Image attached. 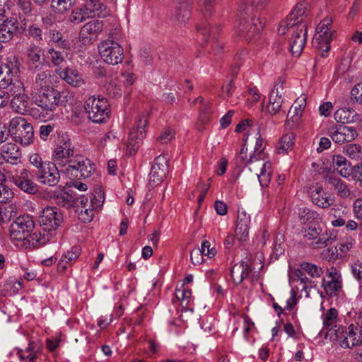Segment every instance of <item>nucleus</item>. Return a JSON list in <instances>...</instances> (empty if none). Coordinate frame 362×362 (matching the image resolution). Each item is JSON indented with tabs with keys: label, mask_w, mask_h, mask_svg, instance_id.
Returning <instances> with one entry per match:
<instances>
[{
	"label": "nucleus",
	"mask_w": 362,
	"mask_h": 362,
	"mask_svg": "<svg viewBox=\"0 0 362 362\" xmlns=\"http://www.w3.org/2000/svg\"><path fill=\"white\" fill-rule=\"evenodd\" d=\"M279 35H286L288 38L289 49L294 57H299L306 42L307 28L305 23L282 21L277 29Z\"/></svg>",
	"instance_id": "obj_1"
},
{
	"label": "nucleus",
	"mask_w": 362,
	"mask_h": 362,
	"mask_svg": "<svg viewBox=\"0 0 362 362\" xmlns=\"http://www.w3.org/2000/svg\"><path fill=\"white\" fill-rule=\"evenodd\" d=\"M250 8L243 2L239 6L235 21V29L240 35L250 37L258 34L264 27V21L257 17L249 18Z\"/></svg>",
	"instance_id": "obj_2"
},
{
	"label": "nucleus",
	"mask_w": 362,
	"mask_h": 362,
	"mask_svg": "<svg viewBox=\"0 0 362 362\" xmlns=\"http://www.w3.org/2000/svg\"><path fill=\"white\" fill-rule=\"evenodd\" d=\"M9 362H44L42 344L37 340L30 341L25 350L14 348L8 353Z\"/></svg>",
	"instance_id": "obj_3"
},
{
	"label": "nucleus",
	"mask_w": 362,
	"mask_h": 362,
	"mask_svg": "<svg viewBox=\"0 0 362 362\" xmlns=\"http://www.w3.org/2000/svg\"><path fill=\"white\" fill-rule=\"evenodd\" d=\"M303 272L307 273L313 278H317L323 274V270L320 267L307 262L301 263L300 269L294 270L291 282L297 283L300 285L302 287L301 291H304L305 296L308 298L310 296V289L315 287L316 284L315 281L305 276Z\"/></svg>",
	"instance_id": "obj_4"
},
{
	"label": "nucleus",
	"mask_w": 362,
	"mask_h": 362,
	"mask_svg": "<svg viewBox=\"0 0 362 362\" xmlns=\"http://www.w3.org/2000/svg\"><path fill=\"white\" fill-rule=\"evenodd\" d=\"M84 108L88 118L95 123H103L110 117V104L104 97H89L85 102Z\"/></svg>",
	"instance_id": "obj_5"
},
{
	"label": "nucleus",
	"mask_w": 362,
	"mask_h": 362,
	"mask_svg": "<svg viewBox=\"0 0 362 362\" xmlns=\"http://www.w3.org/2000/svg\"><path fill=\"white\" fill-rule=\"evenodd\" d=\"M104 199V193L100 189L95 191L89 197H82L77 209L78 219L84 223L91 221L95 211L101 209Z\"/></svg>",
	"instance_id": "obj_6"
},
{
	"label": "nucleus",
	"mask_w": 362,
	"mask_h": 362,
	"mask_svg": "<svg viewBox=\"0 0 362 362\" xmlns=\"http://www.w3.org/2000/svg\"><path fill=\"white\" fill-rule=\"evenodd\" d=\"M9 132L13 140L22 146H27L33 142V127L23 117L17 116L10 120Z\"/></svg>",
	"instance_id": "obj_7"
},
{
	"label": "nucleus",
	"mask_w": 362,
	"mask_h": 362,
	"mask_svg": "<svg viewBox=\"0 0 362 362\" xmlns=\"http://www.w3.org/2000/svg\"><path fill=\"white\" fill-rule=\"evenodd\" d=\"M334 331L337 340L344 349H351L362 344V327L358 324H351L348 327L340 326Z\"/></svg>",
	"instance_id": "obj_8"
},
{
	"label": "nucleus",
	"mask_w": 362,
	"mask_h": 362,
	"mask_svg": "<svg viewBox=\"0 0 362 362\" xmlns=\"http://www.w3.org/2000/svg\"><path fill=\"white\" fill-rule=\"evenodd\" d=\"M101 59L110 65H117L124 59V49L122 45L112 39L101 41L98 45Z\"/></svg>",
	"instance_id": "obj_9"
},
{
	"label": "nucleus",
	"mask_w": 362,
	"mask_h": 362,
	"mask_svg": "<svg viewBox=\"0 0 362 362\" xmlns=\"http://www.w3.org/2000/svg\"><path fill=\"white\" fill-rule=\"evenodd\" d=\"M35 226V223L30 216L18 217L11 225L9 233L12 242L16 245L19 243L28 242L27 238L30 235Z\"/></svg>",
	"instance_id": "obj_10"
},
{
	"label": "nucleus",
	"mask_w": 362,
	"mask_h": 362,
	"mask_svg": "<svg viewBox=\"0 0 362 362\" xmlns=\"http://www.w3.org/2000/svg\"><path fill=\"white\" fill-rule=\"evenodd\" d=\"M62 171L71 177H89L95 171L94 164L90 160L83 156H76L70 160L66 168Z\"/></svg>",
	"instance_id": "obj_11"
},
{
	"label": "nucleus",
	"mask_w": 362,
	"mask_h": 362,
	"mask_svg": "<svg viewBox=\"0 0 362 362\" xmlns=\"http://www.w3.org/2000/svg\"><path fill=\"white\" fill-rule=\"evenodd\" d=\"M334 34L332 19L329 17L324 18L316 28L313 40V45L321 51L327 52L330 48L329 43Z\"/></svg>",
	"instance_id": "obj_12"
},
{
	"label": "nucleus",
	"mask_w": 362,
	"mask_h": 362,
	"mask_svg": "<svg viewBox=\"0 0 362 362\" xmlns=\"http://www.w3.org/2000/svg\"><path fill=\"white\" fill-rule=\"evenodd\" d=\"M33 97L35 105L45 112V115H43L45 119H52L54 111L59 106L56 89L49 88L47 91L42 92Z\"/></svg>",
	"instance_id": "obj_13"
},
{
	"label": "nucleus",
	"mask_w": 362,
	"mask_h": 362,
	"mask_svg": "<svg viewBox=\"0 0 362 362\" xmlns=\"http://www.w3.org/2000/svg\"><path fill=\"white\" fill-rule=\"evenodd\" d=\"M62 210L54 206L45 207L39 216V223L45 231H55L63 223Z\"/></svg>",
	"instance_id": "obj_14"
},
{
	"label": "nucleus",
	"mask_w": 362,
	"mask_h": 362,
	"mask_svg": "<svg viewBox=\"0 0 362 362\" xmlns=\"http://www.w3.org/2000/svg\"><path fill=\"white\" fill-rule=\"evenodd\" d=\"M74 146L69 139L59 140L52 155L53 163L66 168L74 157Z\"/></svg>",
	"instance_id": "obj_15"
},
{
	"label": "nucleus",
	"mask_w": 362,
	"mask_h": 362,
	"mask_svg": "<svg viewBox=\"0 0 362 362\" xmlns=\"http://www.w3.org/2000/svg\"><path fill=\"white\" fill-rule=\"evenodd\" d=\"M249 170L257 176L262 187H266L269 184L273 169L268 158L257 159L251 163Z\"/></svg>",
	"instance_id": "obj_16"
},
{
	"label": "nucleus",
	"mask_w": 362,
	"mask_h": 362,
	"mask_svg": "<svg viewBox=\"0 0 362 362\" xmlns=\"http://www.w3.org/2000/svg\"><path fill=\"white\" fill-rule=\"evenodd\" d=\"M56 165L53 162L47 161L41 169L37 170L36 177L42 185L52 187L59 182L60 175Z\"/></svg>",
	"instance_id": "obj_17"
},
{
	"label": "nucleus",
	"mask_w": 362,
	"mask_h": 362,
	"mask_svg": "<svg viewBox=\"0 0 362 362\" xmlns=\"http://www.w3.org/2000/svg\"><path fill=\"white\" fill-rule=\"evenodd\" d=\"M103 23L100 20H92L81 28L79 40L83 45L92 44L103 32Z\"/></svg>",
	"instance_id": "obj_18"
},
{
	"label": "nucleus",
	"mask_w": 362,
	"mask_h": 362,
	"mask_svg": "<svg viewBox=\"0 0 362 362\" xmlns=\"http://www.w3.org/2000/svg\"><path fill=\"white\" fill-rule=\"evenodd\" d=\"M147 124L148 121L146 117L141 116L137 119L135 125L130 129L128 147L130 148L132 151H136L139 144L146 136Z\"/></svg>",
	"instance_id": "obj_19"
},
{
	"label": "nucleus",
	"mask_w": 362,
	"mask_h": 362,
	"mask_svg": "<svg viewBox=\"0 0 362 362\" xmlns=\"http://www.w3.org/2000/svg\"><path fill=\"white\" fill-rule=\"evenodd\" d=\"M168 160L163 156H158L153 162L149 173L148 184L152 187L158 185L165 177L168 173Z\"/></svg>",
	"instance_id": "obj_20"
},
{
	"label": "nucleus",
	"mask_w": 362,
	"mask_h": 362,
	"mask_svg": "<svg viewBox=\"0 0 362 362\" xmlns=\"http://www.w3.org/2000/svg\"><path fill=\"white\" fill-rule=\"evenodd\" d=\"M284 82H276L269 95V102L266 110L272 115H276L281 109L284 101Z\"/></svg>",
	"instance_id": "obj_21"
},
{
	"label": "nucleus",
	"mask_w": 362,
	"mask_h": 362,
	"mask_svg": "<svg viewBox=\"0 0 362 362\" xmlns=\"http://www.w3.org/2000/svg\"><path fill=\"white\" fill-rule=\"evenodd\" d=\"M307 105V98L305 95H300L293 103L288 115L287 122L291 123L292 127H298L302 123V118Z\"/></svg>",
	"instance_id": "obj_22"
},
{
	"label": "nucleus",
	"mask_w": 362,
	"mask_h": 362,
	"mask_svg": "<svg viewBox=\"0 0 362 362\" xmlns=\"http://www.w3.org/2000/svg\"><path fill=\"white\" fill-rule=\"evenodd\" d=\"M310 195L312 202L322 209L332 206L334 202V195L326 191L322 186L315 185L310 189Z\"/></svg>",
	"instance_id": "obj_23"
},
{
	"label": "nucleus",
	"mask_w": 362,
	"mask_h": 362,
	"mask_svg": "<svg viewBox=\"0 0 362 362\" xmlns=\"http://www.w3.org/2000/svg\"><path fill=\"white\" fill-rule=\"evenodd\" d=\"M332 139L338 144L351 142L358 136L356 129L353 127L339 126L333 127L329 131Z\"/></svg>",
	"instance_id": "obj_24"
},
{
	"label": "nucleus",
	"mask_w": 362,
	"mask_h": 362,
	"mask_svg": "<svg viewBox=\"0 0 362 362\" xmlns=\"http://www.w3.org/2000/svg\"><path fill=\"white\" fill-rule=\"evenodd\" d=\"M56 73L66 83L73 87H81L85 84V80L78 71L72 67L58 68Z\"/></svg>",
	"instance_id": "obj_25"
},
{
	"label": "nucleus",
	"mask_w": 362,
	"mask_h": 362,
	"mask_svg": "<svg viewBox=\"0 0 362 362\" xmlns=\"http://www.w3.org/2000/svg\"><path fill=\"white\" fill-rule=\"evenodd\" d=\"M18 30V21L13 17L0 16V41H10Z\"/></svg>",
	"instance_id": "obj_26"
},
{
	"label": "nucleus",
	"mask_w": 362,
	"mask_h": 362,
	"mask_svg": "<svg viewBox=\"0 0 362 362\" xmlns=\"http://www.w3.org/2000/svg\"><path fill=\"white\" fill-rule=\"evenodd\" d=\"M192 0H177V6L172 11L171 19L180 25H185L190 18L189 6Z\"/></svg>",
	"instance_id": "obj_27"
},
{
	"label": "nucleus",
	"mask_w": 362,
	"mask_h": 362,
	"mask_svg": "<svg viewBox=\"0 0 362 362\" xmlns=\"http://www.w3.org/2000/svg\"><path fill=\"white\" fill-rule=\"evenodd\" d=\"M325 181L330 185L336 194L343 199H351L354 197L349 185L341 179L334 176H327Z\"/></svg>",
	"instance_id": "obj_28"
},
{
	"label": "nucleus",
	"mask_w": 362,
	"mask_h": 362,
	"mask_svg": "<svg viewBox=\"0 0 362 362\" xmlns=\"http://www.w3.org/2000/svg\"><path fill=\"white\" fill-rule=\"evenodd\" d=\"M49 88H54L50 71H45L37 74L33 85L32 95L47 91Z\"/></svg>",
	"instance_id": "obj_29"
},
{
	"label": "nucleus",
	"mask_w": 362,
	"mask_h": 362,
	"mask_svg": "<svg viewBox=\"0 0 362 362\" xmlns=\"http://www.w3.org/2000/svg\"><path fill=\"white\" fill-rule=\"evenodd\" d=\"M250 216L245 211L239 212L235 228V236L240 241L247 239L250 230Z\"/></svg>",
	"instance_id": "obj_30"
},
{
	"label": "nucleus",
	"mask_w": 362,
	"mask_h": 362,
	"mask_svg": "<svg viewBox=\"0 0 362 362\" xmlns=\"http://www.w3.org/2000/svg\"><path fill=\"white\" fill-rule=\"evenodd\" d=\"M17 74V68L13 62L8 60L0 65V86L4 88L11 85Z\"/></svg>",
	"instance_id": "obj_31"
},
{
	"label": "nucleus",
	"mask_w": 362,
	"mask_h": 362,
	"mask_svg": "<svg viewBox=\"0 0 362 362\" xmlns=\"http://www.w3.org/2000/svg\"><path fill=\"white\" fill-rule=\"evenodd\" d=\"M30 176L28 170L23 169L20 175L13 177V182L24 192L34 193L37 190V185L32 181Z\"/></svg>",
	"instance_id": "obj_32"
},
{
	"label": "nucleus",
	"mask_w": 362,
	"mask_h": 362,
	"mask_svg": "<svg viewBox=\"0 0 362 362\" xmlns=\"http://www.w3.org/2000/svg\"><path fill=\"white\" fill-rule=\"evenodd\" d=\"M1 156L5 161L14 165L20 161L21 153L16 144L9 142L2 146Z\"/></svg>",
	"instance_id": "obj_33"
},
{
	"label": "nucleus",
	"mask_w": 362,
	"mask_h": 362,
	"mask_svg": "<svg viewBox=\"0 0 362 362\" xmlns=\"http://www.w3.org/2000/svg\"><path fill=\"white\" fill-rule=\"evenodd\" d=\"M332 167L344 178H349L351 174V165L342 156L334 155L332 157Z\"/></svg>",
	"instance_id": "obj_34"
},
{
	"label": "nucleus",
	"mask_w": 362,
	"mask_h": 362,
	"mask_svg": "<svg viewBox=\"0 0 362 362\" xmlns=\"http://www.w3.org/2000/svg\"><path fill=\"white\" fill-rule=\"evenodd\" d=\"M334 118L339 123H354L358 119V115L354 108L343 107L334 112Z\"/></svg>",
	"instance_id": "obj_35"
},
{
	"label": "nucleus",
	"mask_w": 362,
	"mask_h": 362,
	"mask_svg": "<svg viewBox=\"0 0 362 362\" xmlns=\"http://www.w3.org/2000/svg\"><path fill=\"white\" fill-rule=\"evenodd\" d=\"M85 9L88 18H103L107 13L106 6L99 0H90L86 4Z\"/></svg>",
	"instance_id": "obj_36"
},
{
	"label": "nucleus",
	"mask_w": 362,
	"mask_h": 362,
	"mask_svg": "<svg viewBox=\"0 0 362 362\" xmlns=\"http://www.w3.org/2000/svg\"><path fill=\"white\" fill-rule=\"evenodd\" d=\"M298 217L300 223L304 225L313 226L322 221V218L317 212L306 207L299 209Z\"/></svg>",
	"instance_id": "obj_37"
},
{
	"label": "nucleus",
	"mask_w": 362,
	"mask_h": 362,
	"mask_svg": "<svg viewBox=\"0 0 362 362\" xmlns=\"http://www.w3.org/2000/svg\"><path fill=\"white\" fill-rule=\"evenodd\" d=\"M295 139L296 136L292 132L284 134L276 146V153L283 155L288 153L293 148Z\"/></svg>",
	"instance_id": "obj_38"
},
{
	"label": "nucleus",
	"mask_w": 362,
	"mask_h": 362,
	"mask_svg": "<svg viewBox=\"0 0 362 362\" xmlns=\"http://www.w3.org/2000/svg\"><path fill=\"white\" fill-rule=\"evenodd\" d=\"M29 98L25 94L13 96L11 100L10 107L13 112L21 115H25L29 110Z\"/></svg>",
	"instance_id": "obj_39"
},
{
	"label": "nucleus",
	"mask_w": 362,
	"mask_h": 362,
	"mask_svg": "<svg viewBox=\"0 0 362 362\" xmlns=\"http://www.w3.org/2000/svg\"><path fill=\"white\" fill-rule=\"evenodd\" d=\"M307 11V4L305 2H299L297 4L289 15L283 21L296 23V24L304 23L303 17Z\"/></svg>",
	"instance_id": "obj_40"
},
{
	"label": "nucleus",
	"mask_w": 362,
	"mask_h": 362,
	"mask_svg": "<svg viewBox=\"0 0 362 362\" xmlns=\"http://www.w3.org/2000/svg\"><path fill=\"white\" fill-rule=\"evenodd\" d=\"M250 272V266L247 263L241 262L235 264L231 269V276L233 281L238 284L246 278Z\"/></svg>",
	"instance_id": "obj_41"
},
{
	"label": "nucleus",
	"mask_w": 362,
	"mask_h": 362,
	"mask_svg": "<svg viewBox=\"0 0 362 362\" xmlns=\"http://www.w3.org/2000/svg\"><path fill=\"white\" fill-rule=\"evenodd\" d=\"M337 238V234L333 230H326L324 233H320L317 240L312 244V248H322L331 244Z\"/></svg>",
	"instance_id": "obj_42"
},
{
	"label": "nucleus",
	"mask_w": 362,
	"mask_h": 362,
	"mask_svg": "<svg viewBox=\"0 0 362 362\" xmlns=\"http://www.w3.org/2000/svg\"><path fill=\"white\" fill-rule=\"evenodd\" d=\"M322 286L325 293L330 296H335L339 294L342 287V280L322 279Z\"/></svg>",
	"instance_id": "obj_43"
},
{
	"label": "nucleus",
	"mask_w": 362,
	"mask_h": 362,
	"mask_svg": "<svg viewBox=\"0 0 362 362\" xmlns=\"http://www.w3.org/2000/svg\"><path fill=\"white\" fill-rule=\"evenodd\" d=\"M13 197V192L6 183V178L4 173L0 170V202H8Z\"/></svg>",
	"instance_id": "obj_44"
},
{
	"label": "nucleus",
	"mask_w": 362,
	"mask_h": 362,
	"mask_svg": "<svg viewBox=\"0 0 362 362\" xmlns=\"http://www.w3.org/2000/svg\"><path fill=\"white\" fill-rule=\"evenodd\" d=\"M26 55L30 64H35L38 63L40 65L43 64V61L41 60L43 52L40 47L30 45L26 50Z\"/></svg>",
	"instance_id": "obj_45"
},
{
	"label": "nucleus",
	"mask_w": 362,
	"mask_h": 362,
	"mask_svg": "<svg viewBox=\"0 0 362 362\" xmlns=\"http://www.w3.org/2000/svg\"><path fill=\"white\" fill-rule=\"evenodd\" d=\"M104 87L107 94L113 98L120 97L122 94V86L117 78L107 81Z\"/></svg>",
	"instance_id": "obj_46"
},
{
	"label": "nucleus",
	"mask_w": 362,
	"mask_h": 362,
	"mask_svg": "<svg viewBox=\"0 0 362 362\" xmlns=\"http://www.w3.org/2000/svg\"><path fill=\"white\" fill-rule=\"evenodd\" d=\"M247 140L248 137L244 139V145L237 156V160L238 162L247 165L249 169L251 163H254L257 158L252 152H250V153H247V148L246 146Z\"/></svg>",
	"instance_id": "obj_47"
},
{
	"label": "nucleus",
	"mask_w": 362,
	"mask_h": 362,
	"mask_svg": "<svg viewBox=\"0 0 362 362\" xmlns=\"http://www.w3.org/2000/svg\"><path fill=\"white\" fill-rule=\"evenodd\" d=\"M255 144L254 146V149L252 151V153L254 154V156L256 157L257 159L267 158L264 152L265 143L260 135L259 131H257V132L256 133L255 136Z\"/></svg>",
	"instance_id": "obj_48"
},
{
	"label": "nucleus",
	"mask_w": 362,
	"mask_h": 362,
	"mask_svg": "<svg viewBox=\"0 0 362 362\" xmlns=\"http://www.w3.org/2000/svg\"><path fill=\"white\" fill-rule=\"evenodd\" d=\"M175 297L180 301V304L183 308L187 307L191 300V291L187 288H185L183 285H181L180 288L175 289Z\"/></svg>",
	"instance_id": "obj_49"
},
{
	"label": "nucleus",
	"mask_w": 362,
	"mask_h": 362,
	"mask_svg": "<svg viewBox=\"0 0 362 362\" xmlns=\"http://www.w3.org/2000/svg\"><path fill=\"white\" fill-rule=\"evenodd\" d=\"M338 317V312L335 308H330L322 316L324 327L327 329L332 330L335 325Z\"/></svg>",
	"instance_id": "obj_50"
},
{
	"label": "nucleus",
	"mask_w": 362,
	"mask_h": 362,
	"mask_svg": "<svg viewBox=\"0 0 362 362\" xmlns=\"http://www.w3.org/2000/svg\"><path fill=\"white\" fill-rule=\"evenodd\" d=\"M344 153L351 159L357 160L362 158L361 146L358 144H353L346 146L344 148Z\"/></svg>",
	"instance_id": "obj_51"
},
{
	"label": "nucleus",
	"mask_w": 362,
	"mask_h": 362,
	"mask_svg": "<svg viewBox=\"0 0 362 362\" xmlns=\"http://www.w3.org/2000/svg\"><path fill=\"white\" fill-rule=\"evenodd\" d=\"M355 239L351 236L346 237L340 240L338 244V250L343 254L348 253L354 246Z\"/></svg>",
	"instance_id": "obj_52"
},
{
	"label": "nucleus",
	"mask_w": 362,
	"mask_h": 362,
	"mask_svg": "<svg viewBox=\"0 0 362 362\" xmlns=\"http://www.w3.org/2000/svg\"><path fill=\"white\" fill-rule=\"evenodd\" d=\"M56 93L59 105H64L67 103H70L74 100V94L69 89H64L59 91L56 89Z\"/></svg>",
	"instance_id": "obj_53"
},
{
	"label": "nucleus",
	"mask_w": 362,
	"mask_h": 362,
	"mask_svg": "<svg viewBox=\"0 0 362 362\" xmlns=\"http://www.w3.org/2000/svg\"><path fill=\"white\" fill-rule=\"evenodd\" d=\"M81 248L78 246H74L71 250H67L62 257L61 262H65L66 263L71 262L76 260L81 254Z\"/></svg>",
	"instance_id": "obj_54"
},
{
	"label": "nucleus",
	"mask_w": 362,
	"mask_h": 362,
	"mask_svg": "<svg viewBox=\"0 0 362 362\" xmlns=\"http://www.w3.org/2000/svg\"><path fill=\"white\" fill-rule=\"evenodd\" d=\"M351 268L353 276L358 281L360 296L362 297V262L357 261L351 264Z\"/></svg>",
	"instance_id": "obj_55"
},
{
	"label": "nucleus",
	"mask_w": 362,
	"mask_h": 362,
	"mask_svg": "<svg viewBox=\"0 0 362 362\" xmlns=\"http://www.w3.org/2000/svg\"><path fill=\"white\" fill-rule=\"evenodd\" d=\"M320 235L319 228L315 226H310L305 230L304 237L306 240L310 241V246L312 247V244L317 240Z\"/></svg>",
	"instance_id": "obj_56"
},
{
	"label": "nucleus",
	"mask_w": 362,
	"mask_h": 362,
	"mask_svg": "<svg viewBox=\"0 0 362 362\" xmlns=\"http://www.w3.org/2000/svg\"><path fill=\"white\" fill-rule=\"evenodd\" d=\"M200 250L202 255L209 258L214 257L216 254L215 247H211V243L208 240H204L202 243Z\"/></svg>",
	"instance_id": "obj_57"
},
{
	"label": "nucleus",
	"mask_w": 362,
	"mask_h": 362,
	"mask_svg": "<svg viewBox=\"0 0 362 362\" xmlns=\"http://www.w3.org/2000/svg\"><path fill=\"white\" fill-rule=\"evenodd\" d=\"M86 18L88 17L86 9H78L75 10L71 13L69 17V21L74 23H79L86 20Z\"/></svg>",
	"instance_id": "obj_58"
},
{
	"label": "nucleus",
	"mask_w": 362,
	"mask_h": 362,
	"mask_svg": "<svg viewBox=\"0 0 362 362\" xmlns=\"http://www.w3.org/2000/svg\"><path fill=\"white\" fill-rule=\"evenodd\" d=\"M351 95L356 103L362 105V82L356 83L353 87Z\"/></svg>",
	"instance_id": "obj_59"
},
{
	"label": "nucleus",
	"mask_w": 362,
	"mask_h": 362,
	"mask_svg": "<svg viewBox=\"0 0 362 362\" xmlns=\"http://www.w3.org/2000/svg\"><path fill=\"white\" fill-rule=\"evenodd\" d=\"M10 91L13 96L25 95V87L23 83L20 81H16L13 83L11 84Z\"/></svg>",
	"instance_id": "obj_60"
},
{
	"label": "nucleus",
	"mask_w": 362,
	"mask_h": 362,
	"mask_svg": "<svg viewBox=\"0 0 362 362\" xmlns=\"http://www.w3.org/2000/svg\"><path fill=\"white\" fill-rule=\"evenodd\" d=\"M48 53L50 55V59L52 63L55 65L58 66L64 61V54L59 51L54 50L53 48H50L48 50Z\"/></svg>",
	"instance_id": "obj_61"
},
{
	"label": "nucleus",
	"mask_w": 362,
	"mask_h": 362,
	"mask_svg": "<svg viewBox=\"0 0 362 362\" xmlns=\"http://www.w3.org/2000/svg\"><path fill=\"white\" fill-rule=\"evenodd\" d=\"M74 1V0H57L56 5L53 6L59 13H63L71 7Z\"/></svg>",
	"instance_id": "obj_62"
},
{
	"label": "nucleus",
	"mask_w": 362,
	"mask_h": 362,
	"mask_svg": "<svg viewBox=\"0 0 362 362\" xmlns=\"http://www.w3.org/2000/svg\"><path fill=\"white\" fill-rule=\"evenodd\" d=\"M351 179L362 182V162L351 167Z\"/></svg>",
	"instance_id": "obj_63"
},
{
	"label": "nucleus",
	"mask_w": 362,
	"mask_h": 362,
	"mask_svg": "<svg viewBox=\"0 0 362 362\" xmlns=\"http://www.w3.org/2000/svg\"><path fill=\"white\" fill-rule=\"evenodd\" d=\"M333 105L331 102H324L319 106V114L320 116L329 117L332 112Z\"/></svg>",
	"instance_id": "obj_64"
}]
</instances>
